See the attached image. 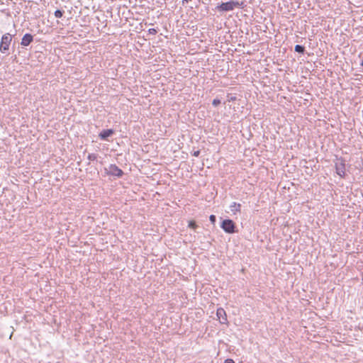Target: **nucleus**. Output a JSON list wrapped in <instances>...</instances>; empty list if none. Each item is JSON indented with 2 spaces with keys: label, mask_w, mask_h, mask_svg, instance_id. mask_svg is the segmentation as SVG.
<instances>
[{
  "label": "nucleus",
  "mask_w": 363,
  "mask_h": 363,
  "mask_svg": "<svg viewBox=\"0 0 363 363\" xmlns=\"http://www.w3.org/2000/svg\"><path fill=\"white\" fill-rule=\"evenodd\" d=\"M11 38V35L9 33H6L2 36L0 43V51L1 52L4 53L9 50Z\"/></svg>",
  "instance_id": "obj_3"
},
{
  "label": "nucleus",
  "mask_w": 363,
  "mask_h": 363,
  "mask_svg": "<svg viewBox=\"0 0 363 363\" xmlns=\"http://www.w3.org/2000/svg\"><path fill=\"white\" fill-rule=\"evenodd\" d=\"M361 65L363 67V60L361 62Z\"/></svg>",
  "instance_id": "obj_19"
},
{
  "label": "nucleus",
  "mask_w": 363,
  "mask_h": 363,
  "mask_svg": "<svg viewBox=\"0 0 363 363\" xmlns=\"http://www.w3.org/2000/svg\"><path fill=\"white\" fill-rule=\"evenodd\" d=\"M220 103H221V101H220V99H214L213 100V101H212V104H213V106H218L219 104H220Z\"/></svg>",
  "instance_id": "obj_13"
},
{
  "label": "nucleus",
  "mask_w": 363,
  "mask_h": 363,
  "mask_svg": "<svg viewBox=\"0 0 363 363\" xmlns=\"http://www.w3.org/2000/svg\"><path fill=\"white\" fill-rule=\"evenodd\" d=\"M243 3L239 1H230L225 3H222L216 6V9L220 12H225L233 11L235 7H239Z\"/></svg>",
  "instance_id": "obj_1"
},
{
  "label": "nucleus",
  "mask_w": 363,
  "mask_h": 363,
  "mask_svg": "<svg viewBox=\"0 0 363 363\" xmlns=\"http://www.w3.org/2000/svg\"><path fill=\"white\" fill-rule=\"evenodd\" d=\"M216 315L221 323H225L227 321V316L224 309L220 308L217 310Z\"/></svg>",
  "instance_id": "obj_7"
},
{
  "label": "nucleus",
  "mask_w": 363,
  "mask_h": 363,
  "mask_svg": "<svg viewBox=\"0 0 363 363\" xmlns=\"http://www.w3.org/2000/svg\"><path fill=\"white\" fill-rule=\"evenodd\" d=\"M148 32L150 34H152V35H155L157 33V31L155 28H150Z\"/></svg>",
  "instance_id": "obj_16"
},
{
  "label": "nucleus",
  "mask_w": 363,
  "mask_h": 363,
  "mask_svg": "<svg viewBox=\"0 0 363 363\" xmlns=\"http://www.w3.org/2000/svg\"><path fill=\"white\" fill-rule=\"evenodd\" d=\"M220 228L227 233L233 234L235 233V224L231 219H225L222 221Z\"/></svg>",
  "instance_id": "obj_2"
},
{
  "label": "nucleus",
  "mask_w": 363,
  "mask_h": 363,
  "mask_svg": "<svg viewBox=\"0 0 363 363\" xmlns=\"http://www.w3.org/2000/svg\"><path fill=\"white\" fill-rule=\"evenodd\" d=\"M106 170L108 174L117 177H121L123 174V172L116 164H111Z\"/></svg>",
  "instance_id": "obj_5"
},
{
  "label": "nucleus",
  "mask_w": 363,
  "mask_h": 363,
  "mask_svg": "<svg viewBox=\"0 0 363 363\" xmlns=\"http://www.w3.org/2000/svg\"><path fill=\"white\" fill-rule=\"evenodd\" d=\"M87 159L89 161H94L97 159V155L96 154H93V153L89 154L87 156Z\"/></svg>",
  "instance_id": "obj_12"
},
{
  "label": "nucleus",
  "mask_w": 363,
  "mask_h": 363,
  "mask_svg": "<svg viewBox=\"0 0 363 363\" xmlns=\"http://www.w3.org/2000/svg\"><path fill=\"white\" fill-rule=\"evenodd\" d=\"M33 40V36L30 33H26L21 39V45L22 46L29 45Z\"/></svg>",
  "instance_id": "obj_6"
},
{
  "label": "nucleus",
  "mask_w": 363,
  "mask_h": 363,
  "mask_svg": "<svg viewBox=\"0 0 363 363\" xmlns=\"http://www.w3.org/2000/svg\"><path fill=\"white\" fill-rule=\"evenodd\" d=\"M294 50L296 52L303 54L305 51V48L303 45H296L294 48Z\"/></svg>",
  "instance_id": "obj_10"
},
{
  "label": "nucleus",
  "mask_w": 363,
  "mask_h": 363,
  "mask_svg": "<svg viewBox=\"0 0 363 363\" xmlns=\"http://www.w3.org/2000/svg\"><path fill=\"white\" fill-rule=\"evenodd\" d=\"M229 208H230V211L233 214H235L237 212L240 211L241 204L238 203L236 202H233V203L230 204Z\"/></svg>",
  "instance_id": "obj_9"
},
{
  "label": "nucleus",
  "mask_w": 363,
  "mask_h": 363,
  "mask_svg": "<svg viewBox=\"0 0 363 363\" xmlns=\"http://www.w3.org/2000/svg\"><path fill=\"white\" fill-rule=\"evenodd\" d=\"M224 363H235L234 361L231 359H226Z\"/></svg>",
  "instance_id": "obj_18"
},
{
  "label": "nucleus",
  "mask_w": 363,
  "mask_h": 363,
  "mask_svg": "<svg viewBox=\"0 0 363 363\" xmlns=\"http://www.w3.org/2000/svg\"><path fill=\"white\" fill-rule=\"evenodd\" d=\"M335 169L336 173L341 177H344L345 175V161L340 158L337 159L335 162Z\"/></svg>",
  "instance_id": "obj_4"
},
{
  "label": "nucleus",
  "mask_w": 363,
  "mask_h": 363,
  "mask_svg": "<svg viewBox=\"0 0 363 363\" xmlns=\"http://www.w3.org/2000/svg\"><path fill=\"white\" fill-rule=\"evenodd\" d=\"M209 220L211 222L212 224H215L216 220V217L214 215H211L209 217Z\"/></svg>",
  "instance_id": "obj_14"
},
{
  "label": "nucleus",
  "mask_w": 363,
  "mask_h": 363,
  "mask_svg": "<svg viewBox=\"0 0 363 363\" xmlns=\"http://www.w3.org/2000/svg\"><path fill=\"white\" fill-rule=\"evenodd\" d=\"M63 16V11H62L61 10H56L55 11V16L57 18H61L62 16Z\"/></svg>",
  "instance_id": "obj_11"
},
{
  "label": "nucleus",
  "mask_w": 363,
  "mask_h": 363,
  "mask_svg": "<svg viewBox=\"0 0 363 363\" xmlns=\"http://www.w3.org/2000/svg\"><path fill=\"white\" fill-rule=\"evenodd\" d=\"M113 129H106L102 130L99 136L101 140H106L108 137L111 136L113 134Z\"/></svg>",
  "instance_id": "obj_8"
},
{
  "label": "nucleus",
  "mask_w": 363,
  "mask_h": 363,
  "mask_svg": "<svg viewBox=\"0 0 363 363\" xmlns=\"http://www.w3.org/2000/svg\"><path fill=\"white\" fill-rule=\"evenodd\" d=\"M196 224L194 221H190L189 223V227L191 228H196Z\"/></svg>",
  "instance_id": "obj_15"
},
{
  "label": "nucleus",
  "mask_w": 363,
  "mask_h": 363,
  "mask_svg": "<svg viewBox=\"0 0 363 363\" xmlns=\"http://www.w3.org/2000/svg\"><path fill=\"white\" fill-rule=\"evenodd\" d=\"M200 154V151L199 150H197V151H194V153H193V155L194 157H198Z\"/></svg>",
  "instance_id": "obj_17"
}]
</instances>
